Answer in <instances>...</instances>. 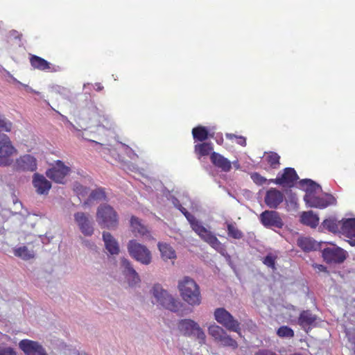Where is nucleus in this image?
<instances>
[{
    "label": "nucleus",
    "instance_id": "2f4dec72",
    "mask_svg": "<svg viewBox=\"0 0 355 355\" xmlns=\"http://www.w3.org/2000/svg\"><path fill=\"white\" fill-rule=\"evenodd\" d=\"M192 230L203 240L211 232L207 230L201 223L196 219H193L189 223Z\"/></svg>",
    "mask_w": 355,
    "mask_h": 355
},
{
    "label": "nucleus",
    "instance_id": "0eeeda50",
    "mask_svg": "<svg viewBox=\"0 0 355 355\" xmlns=\"http://www.w3.org/2000/svg\"><path fill=\"white\" fill-rule=\"evenodd\" d=\"M17 154V150L12 145L9 137L0 134V166H10L13 162V156Z\"/></svg>",
    "mask_w": 355,
    "mask_h": 355
},
{
    "label": "nucleus",
    "instance_id": "603ef678",
    "mask_svg": "<svg viewBox=\"0 0 355 355\" xmlns=\"http://www.w3.org/2000/svg\"><path fill=\"white\" fill-rule=\"evenodd\" d=\"M291 355H302V354H300L299 353H295V354H291Z\"/></svg>",
    "mask_w": 355,
    "mask_h": 355
},
{
    "label": "nucleus",
    "instance_id": "b1692460",
    "mask_svg": "<svg viewBox=\"0 0 355 355\" xmlns=\"http://www.w3.org/2000/svg\"><path fill=\"white\" fill-rule=\"evenodd\" d=\"M121 268H123V273L130 277L132 278L134 283H137L140 281L139 275L133 268L130 261L125 258H122L121 260Z\"/></svg>",
    "mask_w": 355,
    "mask_h": 355
},
{
    "label": "nucleus",
    "instance_id": "6e6552de",
    "mask_svg": "<svg viewBox=\"0 0 355 355\" xmlns=\"http://www.w3.org/2000/svg\"><path fill=\"white\" fill-rule=\"evenodd\" d=\"M209 335L215 341L220 343L224 347H229L233 349L238 347L237 342L227 334L226 331L221 327L212 324L208 328Z\"/></svg>",
    "mask_w": 355,
    "mask_h": 355
},
{
    "label": "nucleus",
    "instance_id": "37998d69",
    "mask_svg": "<svg viewBox=\"0 0 355 355\" xmlns=\"http://www.w3.org/2000/svg\"><path fill=\"white\" fill-rule=\"evenodd\" d=\"M226 137L229 139H233L235 138L237 139V144L242 146H246V139L243 136H236L234 134H226Z\"/></svg>",
    "mask_w": 355,
    "mask_h": 355
},
{
    "label": "nucleus",
    "instance_id": "a211bd4d",
    "mask_svg": "<svg viewBox=\"0 0 355 355\" xmlns=\"http://www.w3.org/2000/svg\"><path fill=\"white\" fill-rule=\"evenodd\" d=\"M29 61L33 68L40 71H49L56 72L58 71L59 67L53 65L44 58L35 55H30Z\"/></svg>",
    "mask_w": 355,
    "mask_h": 355
},
{
    "label": "nucleus",
    "instance_id": "4468645a",
    "mask_svg": "<svg viewBox=\"0 0 355 355\" xmlns=\"http://www.w3.org/2000/svg\"><path fill=\"white\" fill-rule=\"evenodd\" d=\"M322 257L327 263H340L345 260L346 252L340 248H327L322 251Z\"/></svg>",
    "mask_w": 355,
    "mask_h": 355
},
{
    "label": "nucleus",
    "instance_id": "de8ad7c7",
    "mask_svg": "<svg viewBox=\"0 0 355 355\" xmlns=\"http://www.w3.org/2000/svg\"><path fill=\"white\" fill-rule=\"evenodd\" d=\"M255 355H277L275 352L270 349H259L255 353Z\"/></svg>",
    "mask_w": 355,
    "mask_h": 355
},
{
    "label": "nucleus",
    "instance_id": "bb28decb",
    "mask_svg": "<svg viewBox=\"0 0 355 355\" xmlns=\"http://www.w3.org/2000/svg\"><path fill=\"white\" fill-rule=\"evenodd\" d=\"M342 223L343 220H338L334 218H329L322 222V225L324 229L332 233L340 234Z\"/></svg>",
    "mask_w": 355,
    "mask_h": 355
},
{
    "label": "nucleus",
    "instance_id": "c03bdc74",
    "mask_svg": "<svg viewBox=\"0 0 355 355\" xmlns=\"http://www.w3.org/2000/svg\"><path fill=\"white\" fill-rule=\"evenodd\" d=\"M180 211L189 223H191L192 220H193V219L196 218V217L193 214L189 213L185 208L182 207L180 209Z\"/></svg>",
    "mask_w": 355,
    "mask_h": 355
},
{
    "label": "nucleus",
    "instance_id": "1a4fd4ad",
    "mask_svg": "<svg viewBox=\"0 0 355 355\" xmlns=\"http://www.w3.org/2000/svg\"><path fill=\"white\" fill-rule=\"evenodd\" d=\"M70 172V168L61 160H57L52 166L46 171V176L58 184H64L65 177Z\"/></svg>",
    "mask_w": 355,
    "mask_h": 355
},
{
    "label": "nucleus",
    "instance_id": "e433bc0d",
    "mask_svg": "<svg viewBox=\"0 0 355 355\" xmlns=\"http://www.w3.org/2000/svg\"><path fill=\"white\" fill-rule=\"evenodd\" d=\"M88 200H107V196L105 189L98 187L92 191L89 194Z\"/></svg>",
    "mask_w": 355,
    "mask_h": 355
},
{
    "label": "nucleus",
    "instance_id": "09e8293b",
    "mask_svg": "<svg viewBox=\"0 0 355 355\" xmlns=\"http://www.w3.org/2000/svg\"><path fill=\"white\" fill-rule=\"evenodd\" d=\"M9 34L12 37L16 40H19V41L21 40L22 37V35L15 30L10 31Z\"/></svg>",
    "mask_w": 355,
    "mask_h": 355
},
{
    "label": "nucleus",
    "instance_id": "20e7f679",
    "mask_svg": "<svg viewBox=\"0 0 355 355\" xmlns=\"http://www.w3.org/2000/svg\"><path fill=\"white\" fill-rule=\"evenodd\" d=\"M179 331L185 336L195 337L200 344L205 343L206 336L202 328L194 320L182 319L178 322Z\"/></svg>",
    "mask_w": 355,
    "mask_h": 355
},
{
    "label": "nucleus",
    "instance_id": "49530a36",
    "mask_svg": "<svg viewBox=\"0 0 355 355\" xmlns=\"http://www.w3.org/2000/svg\"><path fill=\"white\" fill-rule=\"evenodd\" d=\"M0 355H16V353L11 347H6L0 349Z\"/></svg>",
    "mask_w": 355,
    "mask_h": 355
},
{
    "label": "nucleus",
    "instance_id": "3c124183",
    "mask_svg": "<svg viewBox=\"0 0 355 355\" xmlns=\"http://www.w3.org/2000/svg\"><path fill=\"white\" fill-rule=\"evenodd\" d=\"M233 164L234 165V166L236 168H239V164L238 163V162H233Z\"/></svg>",
    "mask_w": 355,
    "mask_h": 355
},
{
    "label": "nucleus",
    "instance_id": "412c9836",
    "mask_svg": "<svg viewBox=\"0 0 355 355\" xmlns=\"http://www.w3.org/2000/svg\"><path fill=\"white\" fill-rule=\"evenodd\" d=\"M131 230L135 236L150 238V233L148 227L137 216H132L130 220Z\"/></svg>",
    "mask_w": 355,
    "mask_h": 355
},
{
    "label": "nucleus",
    "instance_id": "393cba45",
    "mask_svg": "<svg viewBox=\"0 0 355 355\" xmlns=\"http://www.w3.org/2000/svg\"><path fill=\"white\" fill-rule=\"evenodd\" d=\"M316 319V316L309 310L303 311L298 318V324L305 329L307 327L312 325Z\"/></svg>",
    "mask_w": 355,
    "mask_h": 355
},
{
    "label": "nucleus",
    "instance_id": "2eb2a0df",
    "mask_svg": "<svg viewBox=\"0 0 355 355\" xmlns=\"http://www.w3.org/2000/svg\"><path fill=\"white\" fill-rule=\"evenodd\" d=\"M37 159L31 155H24L17 158L14 164V168L17 171H31L37 169Z\"/></svg>",
    "mask_w": 355,
    "mask_h": 355
},
{
    "label": "nucleus",
    "instance_id": "5701e85b",
    "mask_svg": "<svg viewBox=\"0 0 355 355\" xmlns=\"http://www.w3.org/2000/svg\"><path fill=\"white\" fill-rule=\"evenodd\" d=\"M103 239L105 243L106 250L111 254H118L119 253L120 250L119 243L110 232H103Z\"/></svg>",
    "mask_w": 355,
    "mask_h": 355
},
{
    "label": "nucleus",
    "instance_id": "aec40b11",
    "mask_svg": "<svg viewBox=\"0 0 355 355\" xmlns=\"http://www.w3.org/2000/svg\"><path fill=\"white\" fill-rule=\"evenodd\" d=\"M33 184L40 195H46L51 188V183L41 174L35 173L33 177Z\"/></svg>",
    "mask_w": 355,
    "mask_h": 355
},
{
    "label": "nucleus",
    "instance_id": "8fccbe9b",
    "mask_svg": "<svg viewBox=\"0 0 355 355\" xmlns=\"http://www.w3.org/2000/svg\"><path fill=\"white\" fill-rule=\"evenodd\" d=\"M315 268L320 272H327V268L321 264L315 265Z\"/></svg>",
    "mask_w": 355,
    "mask_h": 355
},
{
    "label": "nucleus",
    "instance_id": "79ce46f5",
    "mask_svg": "<svg viewBox=\"0 0 355 355\" xmlns=\"http://www.w3.org/2000/svg\"><path fill=\"white\" fill-rule=\"evenodd\" d=\"M250 177H251V179L252 180V181L258 184V185H263L264 184L267 180L263 177L262 175H261L259 173H252L251 175H250Z\"/></svg>",
    "mask_w": 355,
    "mask_h": 355
},
{
    "label": "nucleus",
    "instance_id": "4c0bfd02",
    "mask_svg": "<svg viewBox=\"0 0 355 355\" xmlns=\"http://www.w3.org/2000/svg\"><path fill=\"white\" fill-rule=\"evenodd\" d=\"M280 156L275 152H270L266 156V160L272 168H277L280 164Z\"/></svg>",
    "mask_w": 355,
    "mask_h": 355
},
{
    "label": "nucleus",
    "instance_id": "7ed1b4c3",
    "mask_svg": "<svg viewBox=\"0 0 355 355\" xmlns=\"http://www.w3.org/2000/svg\"><path fill=\"white\" fill-rule=\"evenodd\" d=\"M151 292L158 304L172 312H178L182 306L178 300L168 294L159 284L153 286Z\"/></svg>",
    "mask_w": 355,
    "mask_h": 355
},
{
    "label": "nucleus",
    "instance_id": "58836bf2",
    "mask_svg": "<svg viewBox=\"0 0 355 355\" xmlns=\"http://www.w3.org/2000/svg\"><path fill=\"white\" fill-rule=\"evenodd\" d=\"M88 188L79 182H75L73 185V191L80 198L85 197L88 193Z\"/></svg>",
    "mask_w": 355,
    "mask_h": 355
},
{
    "label": "nucleus",
    "instance_id": "6ab92c4d",
    "mask_svg": "<svg viewBox=\"0 0 355 355\" xmlns=\"http://www.w3.org/2000/svg\"><path fill=\"white\" fill-rule=\"evenodd\" d=\"M340 234L348 239L352 246H355V218L343 220Z\"/></svg>",
    "mask_w": 355,
    "mask_h": 355
},
{
    "label": "nucleus",
    "instance_id": "f03ea898",
    "mask_svg": "<svg viewBox=\"0 0 355 355\" xmlns=\"http://www.w3.org/2000/svg\"><path fill=\"white\" fill-rule=\"evenodd\" d=\"M96 220L102 229L114 230L117 229L119 224V216L117 211L108 204H102L98 207Z\"/></svg>",
    "mask_w": 355,
    "mask_h": 355
},
{
    "label": "nucleus",
    "instance_id": "c85d7f7f",
    "mask_svg": "<svg viewBox=\"0 0 355 355\" xmlns=\"http://www.w3.org/2000/svg\"><path fill=\"white\" fill-rule=\"evenodd\" d=\"M204 241L209 243L213 248L222 254L225 252V248L217 237L210 232L204 239Z\"/></svg>",
    "mask_w": 355,
    "mask_h": 355
},
{
    "label": "nucleus",
    "instance_id": "f3484780",
    "mask_svg": "<svg viewBox=\"0 0 355 355\" xmlns=\"http://www.w3.org/2000/svg\"><path fill=\"white\" fill-rule=\"evenodd\" d=\"M284 196L282 192L275 188H270L266 191L264 202L271 208L276 209L284 201Z\"/></svg>",
    "mask_w": 355,
    "mask_h": 355
},
{
    "label": "nucleus",
    "instance_id": "c756f323",
    "mask_svg": "<svg viewBox=\"0 0 355 355\" xmlns=\"http://www.w3.org/2000/svg\"><path fill=\"white\" fill-rule=\"evenodd\" d=\"M158 248L161 252L162 258L164 260L173 259L176 258L175 251L170 245L164 243H159Z\"/></svg>",
    "mask_w": 355,
    "mask_h": 355
},
{
    "label": "nucleus",
    "instance_id": "dca6fc26",
    "mask_svg": "<svg viewBox=\"0 0 355 355\" xmlns=\"http://www.w3.org/2000/svg\"><path fill=\"white\" fill-rule=\"evenodd\" d=\"M19 346L26 355H48L42 345L36 341L21 340Z\"/></svg>",
    "mask_w": 355,
    "mask_h": 355
},
{
    "label": "nucleus",
    "instance_id": "a19ab883",
    "mask_svg": "<svg viewBox=\"0 0 355 355\" xmlns=\"http://www.w3.org/2000/svg\"><path fill=\"white\" fill-rule=\"evenodd\" d=\"M277 256L269 254L266 257H265L263 259V263L264 265L268 266V268H272V270H275V262L277 260Z\"/></svg>",
    "mask_w": 355,
    "mask_h": 355
},
{
    "label": "nucleus",
    "instance_id": "423d86ee",
    "mask_svg": "<svg viewBox=\"0 0 355 355\" xmlns=\"http://www.w3.org/2000/svg\"><path fill=\"white\" fill-rule=\"evenodd\" d=\"M214 318L226 329L241 335L240 322L225 309L217 308L214 311Z\"/></svg>",
    "mask_w": 355,
    "mask_h": 355
},
{
    "label": "nucleus",
    "instance_id": "ddd939ff",
    "mask_svg": "<svg viewBox=\"0 0 355 355\" xmlns=\"http://www.w3.org/2000/svg\"><path fill=\"white\" fill-rule=\"evenodd\" d=\"M74 220L85 236H92L93 234L94 227L89 214L81 211L77 212L74 214Z\"/></svg>",
    "mask_w": 355,
    "mask_h": 355
},
{
    "label": "nucleus",
    "instance_id": "72a5a7b5",
    "mask_svg": "<svg viewBox=\"0 0 355 355\" xmlns=\"http://www.w3.org/2000/svg\"><path fill=\"white\" fill-rule=\"evenodd\" d=\"M195 153L200 157L207 156L213 150V146L211 143L203 142L202 144H196L194 146Z\"/></svg>",
    "mask_w": 355,
    "mask_h": 355
},
{
    "label": "nucleus",
    "instance_id": "9d476101",
    "mask_svg": "<svg viewBox=\"0 0 355 355\" xmlns=\"http://www.w3.org/2000/svg\"><path fill=\"white\" fill-rule=\"evenodd\" d=\"M261 224L266 228L282 229L284 226L283 220L280 214L274 210H266L259 216Z\"/></svg>",
    "mask_w": 355,
    "mask_h": 355
},
{
    "label": "nucleus",
    "instance_id": "f8f14e48",
    "mask_svg": "<svg viewBox=\"0 0 355 355\" xmlns=\"http://www.w3.org/2000/svg\"><path fill=\"white\" fill-rule=\"evenodd\" d=\"M298 179L295 170L288 167L284 168L283 173L281 175L279 174L275 179L270 180V182L283 187H292Z\"/></svg>",
    "mask_w": 355,
    "mask_h": 355
},
{
    "label": "nucleus",
    "instance_id": "864d4df0",
    "mask_svg": "<svg viewBox=\"0 0 355 355\" xmlns=\"http://www.w3.org/2000/svg\"><path fill=\"white\" fill-rule=\"evenodd\" d=\"M87 204H88V202L85 201L83 205H87Z\"/></svg>",
    "mask_w": 355,
    "mask_h": 355
},
{
    "label": "nucleus",
    "instance_id": "c9c22d12",
    "mask_svg": "<svg viewBox=\"0 0 355 355\" xmlns=\"http://www.w3.org/2000/svg\"><path fill=\"white\" fill-rule=\"evenodd\" d=\"M300 183L302 187H306V193H314L321 189L320 186L311 179L302 180Z\"/></svg>",
    "mask_w": 355,
    "mask_h": 355
},
{
    "label": "nucleus",
    "instance_id": "a878e982",
    "mask_svg": "<svg viewBox=\"0 0 355 355\" xmlns=\"http://www.w3.org/2000/svg\"><path fill=\"white\" fill-rule=\"evenodd\" d=\"M300 221L305 225L315 228L319 223V218L312 211H304L301 214Z\"/></svg>",
    "mask_w": 355,
    "mask_h": 355
},
{
    "label": "nucleus",
    "instance_id": "9b49d317",
    "mask_svg": "<svg viewBox=\"0 0 355 355\" xmlns=\"http://www.w3.org/2000/svg\"><path fill=\"white\" fill-rule=\"evenodd\" d=\"M304 200L311 207L324 209L336 202L335 198L331 194H326L324 198L318 197L315 193H306Z\"/></svg>",
    "mask_w": 355,
    "mask_h": 355
},
{
    "label": "nucleus",
    "instance_id": "39448f33",
    "mask_svg": "<svg viewBox=\"0 0 355 355\" xmlns=\"http://www.w3.org/2000/svg\"><path fill=\"white\" fill-rule=\"evenodd\" d=\"M127 248L130 256L137 261L144 265H149L151 263V252L146 245L141 244L137 240L129 241Z\"/></svg>",
    "mask_w": 355,
    "mask_h": 355
},
{
    "label": "nucleus",
    "instance_id": "473e14b6",
    "mask_svg": "<svg viewBox=\"0 0 355 355\" xmlns=\"http://www.w3.org/2000/svg\"><path fill=\"white\" fill-rule=\"evenodd\" d=\"M227 232L229 237L234 239H241L244 234L241 230H240L235 223H226Z\"/></svg>",
    "mask_w": 355,
    "mask_h": 355
},
{
    "label": "nucleus",
    "instance_id": "a18cd8bd",
    "mask_svg": "<svg viewBox=\"0 0 355 355\" xmlns=\"http://www.w3.org/2000/svg\"><path fill=\"white\" fill-rule=\"evenodd\" d=\"M100 121L102 123V125L104 128H110L112 126L111 121L108 116H103L102 117V120H101Z\"/></svg>",
    "mask_w": 355,
    "mask_h": 355
},
{
    "label": "nucleus",
    "instance_id": "ea45409f",
    "mask_svg": "<svg viewBox=\"0 0 355 355\" xmlns=\"http://www.w3.org/2000/svg\"><path fill=\"white\" fill-rule=\"evenodd\" d=\"M277 334L281 338H293L294 336L293 330L288 326H282L277 331Z\"/></svg>",
    "mask_w": 355,
    "mask_h": 355
},
{
    "label": "nucleus",
    "instance_id": "cd10ccee",
    "mask_svg": "<svg viewBox=\"0 0 355 355\" xmlns=\"http://www.w3.org/2000/svg\"><path fill=\"white\" fill-rule=\"evenodd\" d=\"M297 245L304 252H310L317 248L316 242L309 237H300L297 241Z\"/></svg>",
    "mask_w": 355,
    "mask_h": 355
},
{
    "label": "nucleus",
    "instance_id": "f704fd0d",
    "mask_svg": "<svg viewBox=\"0 0 355 355\" xmlns=\"http://www.w3.org/2000/svg\"><path fill=\"white\" fill-rule=\"evenodd\" d=\"M14 254L23 260H29L35 257L34 252L29 250L26 246H21L14 249Z\"/></svg>",
    "mask_w": 355,
    "mask_h": 355
},
{
    "label": "nucleus",
    "instance_id": "4be33fe9",
    "mask_svg": "<svg viewBox=\"0 0 355 355\" xmlns=\"http://www.w3.org/2000/svg\"><path fill=\"white\" fill-rule=\"evenodd\" d=\"M210 160L216 167L223 172H229L232 169V162L218 153L212 152Z\"/></svg>",
    "mask_w": 355,
    "mask_h": 355
},
{
    "label": "nucleus",
    "instance_id": "f257e3e1",
    "mask_svg": "<svg viewBox=\"0 0 355 355\" xmlns=\"http://www.w3.org/2000/svg\"><path fill=\"white\" fill-rule=\"evenodd\" d=\"M178 288L182 300L188 304L198 306L201 303L200 287L193 279L184 277L178 282Z\"/></svg>",
    "mask_w": 355,
    "mask_h": 355
},
{
    "label": "nucleus",
    "instance_id": "7c9ffc66",
    "mask_svg": "<svg viewBox=\"0 0 355 355\" xmlns=\"http://www.w3.org/2000/svg\"><path fill=\"white\" fill-rule=\"evenodd\" d=\"M192 135L195 141H205L209 136L208 130L206 127L198 125L192 130Z\"/></svg>",
    "mask_w": 355,
    "mask_h": 355
}]
</instances>
